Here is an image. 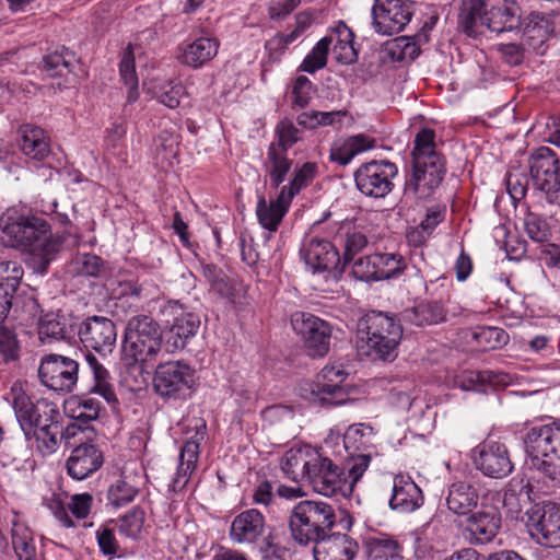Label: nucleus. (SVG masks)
<instances>
[{"instance_id":"obj_1","label":"nucleus","mask_w":560,"mask_h":560,"mask_svg":"<svg viewBox=\"0 0 560 560\" xmlns=\"http://www.w3.org/2000/svg\"><path fill=\"white\" fill-rule=\"evenodd\" d=\"M0 225L12 247L27 249L40 259V272L46 271L63 243L61 236L50 233L48 222L36 214L9 211L1 218Z\"/></svg>"},{"instance_id":"obj_2","label":"nucleus","mask_w":560,"mask_h":560,"mask_svg":"<svg viewBox=\"0 0 560 560\" xmlns=\"http://www.w3.org/2000/svg\"><path fill=\"white\" fill-rule=\"evenodd\" d=\"M521 14L516 0H463L458 24L471 37L482 35L485 28L500 34L517 28Z\"/></svg>"},{"instance_id":"obj_3","label":"nucleus","mask_w":560,"mask_h":560,"mask_svg":"<svg viewBox=\"0 0 560 560\" xmlns=\"http://www.w3.org/2000/svg\"><path fill=\"white\" fill-rule=\"evenodd\" d=\"M369 466V455L353 456L340 467L319 452L306 482L318 494L348 498Z\"/></svg>"},{"instance_id":"obj_4","label":"nucleus","mask_w":560,"mask_h":560,"mask_svg":"<svg viewBox=\"0 0 560 560\" xmlns=\"http://www.w3.org/2000/svg\"><path fill=\"white\" fill-rule=\"evenodd\" d=\"M359 350L372 360L392 362L397 358L402 326L393 315L371 311L358 323Z\"/></svg>"},{"instance_id":"obj_5","label":"nucleus","mask_w":560,"mask_h":560,"mask_svg":"<svg viewBox=\"0 0 560 560\" xmlns=\"http://www.w3.org/2000/svg\"><path fill=\"white\" fill-rule=\"evenodd\" d=\"M435 132L425 128L419 131L413 141L412 175L405 189L418 198L429 197L442 183L445 162L435 150Z\"/></svg>"},{"instance_id":"obj_6","label":"nucleus","mask_w":560,"mask_h":560,"mask_svg":"<svg viewBox=\"0 0 560 560\" xmlns=\"http://www.w3.org/2000/svg\"><path fill=\"white\" fill-rule=\"evenodd\" d=\"M524 442L528 466L560 483V423L532 427Z\"/></svg>"},{"instance_id":"obj_7","label":"nucleus","mask_w":560,"mask_h":560,"mask_svg":"<svg viewBox=\"0 0 560 560\" xmlns=\"http://www.w3.org/2000/svg\"><path fill=\"white\" fill-rule=\"evenodd\" d=\"M230 539L236 545L259 546L265 558L281 559L285 552L265 515L257 509L237 514L230 526Z\"/></svg>"},{"instance_id":"obj_8","label":"nucleus","mask_w":560,"mask_h":560,"mask_svg":"<svg viewBox=\"0 0 560 560\" xmlns=\"http://www.w3.org/2000/svg\"><path fill=\"white\" fill-rule=\"evenodd\" d=\"M335 525V509L324 501H300L293 506L289 517L292 537L300 545H308L320 539L330 533Z\"/></svg>"},{"instance_id":"obj_9","label":"nucleus","mask_w":560,"mask_h":560,"mask_svg":"<svg viewBox=\"0 0 560 560\" xmlns=\"http://www.w3.org/2000/svg\"><path fill=\"white\" fill-rule=\"evenodd\" d=\"M162 348L159 324L148 315H133L127 322L122 341V354L130 362L155 359Z\"/></svg>"},{"instance_id":"obj_10","label":"nucleus","mask_w":560,"mask_h":560,"mask_svg":"<svg viewBox=\"0 0 560 560\" xmlns=\"http://www.w3.org/2000/svg\"><path fill=\"white\" fill-rule=\"evenodd\" d=\"M159 316L167 327L164 348L174 353L183 350L188 340L196 336L200 327V317L178 301H166L159 310Z\"/></svg>"},{"instance_id":"obj_11","label":"nucleus","mask_w":560,"mask_h":560,"mask_svg":"<svg viewBox=\"0 0 560 560\" xmlns=\"http://www.w3.org/2000/svg\"><path fill=\"white\" fill-rule=\"evenodd\" d=\"M195 385V370L182 361H168L159 364L153 388L158 395L167 399L187 398Z\"/></svg>"},{"instance_id":"obj_12","label":"nucleus","mask_w":560,"mask_h":560,"mask_svg":"<svg viewBox=\"0 0 560 560\" xmlns=\"http://www.w3.org/2000/svg\"><path fill=\"white\" fill-rule=\"evenodd\" d=\"M291 325L311 357H324L328 353L332 332L329 323L311 313L295 312L291 316Z\"/></svg>"},{"instance_id":"obj_13","label":"nucleus","mask_w":560,"mask_h":560,"mask_svg":"<svg viewBox=\"0 0 560 560\" xmlns=\"http://www.w3.org/2000/svg\"><path fill=\"white\" fill-rule=\"evenodd\" d=\"M529 172L534 185L544 191L550 201L560 192V160L547 147L536 149L528 160Z\"/></svg>"},{"instance_id":"obj_14","label":"nucleus","mask_w":560,"mask_h":560,"mask_svg":"<svg viewBox=\"0 0 560 560\" xmlns=\"http://www.w3.org/2000/svg\"><path fill=\"white\" fill-rule=\"evenodd\" d=\"M79 363L60 354L45 355L38 368L40 383L58 393H70L78 382Z\"/></svg>"},{"instance_id":"obj_15","label":"nucleus","mask_w":560,"mask_h":560,"mask_svg":"<svg viewBox=\"0 0 560 560\" xmlns=\"http://www.w3.org/2000/svg\"><path fill=\"white\" fill-rule=\"evenodd\" d=\"M397 175V166L389 161H371L354 172L357 188L365 196L383 198L394 188L392 179Z\"/></svg>"},{"instance_id":"obj_16","label":"nucleus","mask_w":560,"mask_h":560,"mask_svg":"<svg viewBox=\"0 0 560 560\" xmlns=\"http://www.w3.org/2000/svg\"><path fill=\"white\" fill-rule=\"evenodd\" d=\"M527 528L537 544L548 547H560V504L553 502L534 506L527 512Z\"/></svg>"},{"instance_id":"obj_17","label":"nucleus","mask_w":560,"mask_h":560,"mask_svg":"<svg viewBox=\"0 0 560 560\" xmlns=\"http://www.w3.org/2000/svg\"><path fill=\"white\" fill-rule=\"evenodd\" d=\"M413 15L412 2L406 0H374L372 26L381 35L404 31Z\"/></svg>"},{"instance_id":"obj_18","label":"nucleus","mask_w":560,"mask_h":560,"mask_svg":"<svg viewBox=\"0 0 560 560\" xmlns=\"http://www.w3.org/2000/svg\"><path fill=\"white\" fill-rule=\"evenodd\" d=\"M348 375L342 364L326 365L312 385V394L322 405L339 406L347 402L351 393V387L346 384Z\"/></svg>"},{"instance_id":"obj_19","label":"nucleus","mask_w":560,"mask_h":560,"mask_svg":"<svg viewBox=\"0 0 560 560\" xmlns=\"http://www.w3.org/2000/svg\"><path fill=\"white\" fill-rule=\"evenodd\" d=\"M15 418L23 433L32 430L43 418L57 408V405L46 398L33 399L20 384H13L8 396Z\"/></svg>"},{"instance_id":"obj_20","label":"nucleus","mask_w":560,"mask_h":560,"mask_svg":"<svg viewBox=\"0 0 560 560\" xmlns=\"http://www.w3.org/2000/svg\"><path fill=\"white\" fill-rule=\"evenodd\" d=\"M80 341L103 357L110 353L117 340L115 323L105 316H90L79 326Z\"/></svg>"},{"instance_id":"obj_21","label":"nucleus","mask_w":560,"mask_h":560,"mask_svg":"<svg viewBox=\"0 0 560 560\" xmlns=\"http://www.w3.org/2000/svg\"><path fill=\"white\" fill-rule=\"evenodd\" d=\"M474 463L485 476L501 479L509 476L514 466L505 444L485 441L475 450Z\"/></svg>"},{"instance_id":"obj_22","label":"nucleus","mask_w":560,"mask_h":560,"mask_svg":"<svg viewBox=\"0 0 560 560\" xmlns=\"http://www.w3.org/2000/svg\"><path fill=\"white\" fill-rule=\"evenodd\" d=\"M301 257L314 272L341 268V257L336 242L318 236H310L300 249Z\"/></svg>"},{"instance_id":"obj_23","label":"nucleus","mask_w":560,"mask_h":560,"mask_svg":"<svg viewBox=\"0 0 560 560\" xmlns=\"http://www.w3.org/2000/svg\"><path fill=\"white\" fill-rule=\"evenodd\" d=\"M466 516L465 533L471 544L486 545L492 541L501 528V514L492 505H482Z\"/></svg>"},{"instance_id":"obj_24","label":"nucleus","mask_w":560,"mask_h":560,"mask_svg":"<svg viewBox=\"0 0 560 560\" xmlns=\"http://www.w3.org/2000/svg\"><path fill=\"white\" fill-rule=\"evenodd\" d=\"M61 415L58 407L37 422V425L24 433L26 440L32 443L43 456L54 454L60 444Z\"/></svg>"},{"instance_id":"obj_25","label":"nucleus","mask_w":560,"mask_h":560,"mask_svg":"<svg viewBox=\"0 0 560 560\" xmlns=\"http://www.w3.org/2000/svg\"><path fill=\"white\" fill-rule=\"evenodd\" d=\"M104 463L102 451L91 442L75 446L66 462L68 475L75 480H84L97 471Z\"/></svg>"},{"instance_id":"obj_26","label":"nucleus","mask_w":560,"mask_h":560,"mask_svg":"<svg viewBox=\"0 0 560 560\" xmlns=\"http://www.w3.org/2000/svg\"><path fill=\"white\" fill-rule=\"evenodd\" d=\"M319 452L311 445L291 447L281 458L282 472L293 482L307 481Z\"/></svg>"},{"instance_id":"obj_27","label":"nucleus","mask_w":560,"mask_h":560,"mask_svg":"<svg viewBox=\"0 0 560 560\" xmlns=\"http://www.w3.org/2000/svg\"><path fill=\"white\" fill-rule=\"evenodd\" d=\"M315 560H352L357 553L358 545L346 534L332 533L314 541Z\"/></svg>"},{"instance_id":"obj_28","label":"nucleus","mask_w":560,"mask_h":560,"mask_svg":"<svg viewBox=\"0 0 560 560\" xmlns=\"http://www.w3.org/2000/svg\"><path fill=\"white\" fill-rule=\"evenodd\" d=\"M219 46L220 43L215 37H196L178 47V60L187 67L199 69L217 56Z\"/></svg>"},{"instance_id":"obj_29","label":"nucleus","mask_w":560,"mask_h":560,"mask_svg":"<svg viewBox=\"0 0 560 560\" xmlns=\"http://www.w3.org/2000/svg\"><path fill=\"white\" fill-rule=\"evenodd\" d=\"M422 504L423 494L419 486L409 476H395L389 508L398 513H411Z\"/></svg>"},{"instance_id":"obj_30","label":"nucleus","mask_w":560,"mask_h":560,"mask_svg":"<svg viewBox=\"0 0 560 560\" xmlns=\"http://www.w3.org/2000/svg\"><path fill=\"white\" fill-rule=\"evenodd\" d=\"M25 307L33 317H38V334L42 340H62L71 332L69 319L63 314L51 312L42 316L43 311L35 299H30Z\"/></svg>"},{"instance_id":"obj_31","label":"nucleus","mask_w":560,"mask_h":560,"mask_svg":"<svg viewBox=\"0 0 560 560\" xmlns=\"http://www.w3.org/2000/svg\"><path fill=\"white\" fill-rule=\"evenodd\" d=\"M19 135V147L26 158L40 162L49 155L50 141L44 129L26 124L20 127Z\"/></svg>"},{"instance_id":"obj_32","label":"nucleus","mask_w":560,"mask_h":560,"mask_svg":"<svg viewBox=\"0 0 560 560\" xmlns=\"http://www.w3.org/2000/svg\"><path fill=\"white\" fill-rule=\"evenodd\" d=\"M478 501L477 489L466 481H456L448 487L446 505L455 515H468L477 508Z\"/></svg>"},{"instance_id":"obj_33","label":"nucleus","mask_w":560,"mask_h":560,"mask_svg":"<svg viewBox=\"0 0 560 560\" xmlns=\"http://www.w3.org/2000/svg\"><path fill=\"white\" fill-rule=\"evenodd\" d=\"M334 241L336 242V246L339 245L343 249L342 255H340V270H343L346 265L352 262L355 255H358L368 245L366 236L349 222L340 225Z\"/></svg>"},{"instance_id":"obj_34","label":"nucleus","mask_w":560,"mask_h":560,"mask_svg":"<svg viewBox=\"0 0 560 560\" xmlns=\"http://www.w3.org/2000/svg\"><path fill=\"white\" fill-rule=\"evenodd\" d=\"M199 457V443L194 439L185 442L180 448L178 467L175 477L170 483V489L174 492L182 491L188 483L191 474L197 467Z\"/></svg>"},{"instance_id":"obj_35","label":"nucleus","mask_w":560,"mask_h":560,"mask_svg":"<svg viewBox=\"0 0 560 560\" xmlns=\"http://www.w3.org/2000/svg\"><path fill=\"white\" fill-rule=\"evenodd\" d=\"M291 201L287 198L281 199V194L270 202H267L264 196H260L257 201L256 214L259 224L273 233L278 230L283 217L289 210Z\"/></svg>"},{"instance_id":"obj_36","label":"nucleus","mask_w":560,"mask_h":560,"mask_svg":"<svg viewBox=\"0 0 560 560\" xmlns=\"http://www.w3.org/2000/svg\"><path fill=\"white\" fill-rule=\"evenodd\" d=\"M293 161L288 158V152L279 147H269L264 162L265 180H269L275 189L284 182Z\"/></svg>"},{"instance_id":"obj_37","label":"nucleus","mask_w":560,"mask_h":560,"mask_svg":"<svg viewBox=\"0 0 560 560\" xmlns=\"http://www.w3.org/2000/svg\"><path fill=\"white\" fill-rule=\"evenodd\" d=\"M374 147V140L365 135H355L335 143L330 150V160L339 165L349 164L354 156Z\"/></svg>"},{"instance_id":"obj_38","label":"nucleus","mask_w":560,"mask_h":560,"mask_svg":"<svg viewBox=\"0 0 560 560\" xmlns=\"http://www.w3.org/2000/svg\"><path fill=\"white\" fill-rule=\"evenodd\" d=\"M11 542L19 560H37L32 530L15 515L11 522Z\"/></svg>"},{"instance_id":"obj_39","label":"nucleus","mask_w":560,"mask_h":560,"mask_svg":"<svg viewBox=\"0 0 560 560\" xmlns=\"http://www.w3.org/2000/svg\"><path fill=\"white\" fill-rule=\"evenodd\" d=\"M85 361L94 378L91 392L102 396L108 404L117 402V397L110 382L112 377L104 363L91 352L85 354Z\"/></svg>"},{"instance_id":"obj_40","label":"nucleus","mask_w":560,"mask_h":560,"mask_svg":"<svg viewBox=\"0 0 560 560\" xmlns=\"http://www.w3.org/2000/svg\"><path fill=\"white\" fill-rule=\"evenodd\" d=\"M444 319V308L436 302L420 303L404 312V320L415 326L433 325Z\"/></svg>"},{"instance_id":"obj_41","label":"nucleus","mask_w":560,"mask_h":560,"mask_svg":"<svg viewBox=\"0 0 560 560\" xmlns=\"http://www.w3.org/2000/svg\"><path fill=\"white\" fill-rule=\"evenodd\" d=\"M139 481L125 472L113 482L107 491V500L115 508H121L132 502L139 494Z\"/></svg>"},{"instance_id":"obj_42","label":"nucleus","mask_w":560,"mask_h":560,"mask_svg":"<svg viewBox=\"0 0 560 560\" xmlns=\"http://www.w3.org/2000/svg\"><path fill=\"white\" fill-rule=\"evenodd\" d=\"M511 383V377L501 372L493 371H466L463 374V388L467 390H481V386L490 385L493 388L505 387Z\"/></svg>"},{"instance_id":"obj_43","label":"nucleus","mask_w":560,"mask_h":560,"mask_svg":"<svg viewBox=\"0 0 560 560\" xmlns=\"http://www.w3.org/2000/svg\"><path fill=\"white\" fill-rule=\"evenodd\" d=\"M383 51L390 61H412L420 54V47L415 38L399 36L387 40L384 44Z\"/></svg>"},{"instance_id":"obj_44","label":"nucleus","mask_w":560,"mask_h":560,"mask_svg":"<svg viewBox=\"0 0 560 560\" xmlns=\"http://www.w3.org/2000/svg\"><path fill=\"white\" fill-rule=\"evenodd\" d=\"M67 408L73 420L85 424L98 418L101 402L92 397L74 396L68 400Z\"/></svg>"},{"instance_id":"obj_45","label":"nucleus","mask_w":560,"mask_h":560,"mask_svg":"<svg viewBox=\"0 0 560 560\" xmlns=\"http://www.w3.org/2000/svg\"><path fill=\"white\" fill-rule=\"evenodd\" d=\"M317 165L313 162H306L293 172V177L288 185H284L281 190V199L287 198L289 201L305 187H307L316 176Z\"/></svg>"},{"instance_id":"obj_46","label":"nucleus","mask_w":560,"mask_h":560,"mask_svg":"<svg viewBox=\"0 0 560 560\" xmlns=\"http://www.w3.org/2000/svg\"><path fill=\"white\" fill-rule=\"evenodd\" d=\"M552 21L541 12H532L529 22L526 26V33L530 38H537L540 43L545 42L550 33L555 32L553 25L560 24V11L552 13Z\"/></svg>"},{"instance_id":"obj_47","label":"nucleus","mask_w":560,"mask_h":560,"mask_svg":"<svg viewBox=\"0 0 560 560\" xmlns=\"http://www.w3.org/2000/svg\"><path fill=\"white\" fill-rule=\"evenodd\" d=\"M364 430H371V428L364 424H353L345 432L343 445L349 454L347 460L357 455H369L371 457V452L368 451V440L365 439Z\"/></svg>"},{"instance_id":"obj_48","label":"nucleus","mask_w":560,"mask_h":560,"mask_svg":"<svg viewBox=\"0 0 560 560\" xmlns=\"http://www.w3.org/2000/svg\"><path fill=\"white\" fill-rule=\"evenodd\" d=\"M24 277V269L19 261H0V291L16 294Z\"/></svg>"},{"instance_id":"obj_49","label":"nucleus","mask_w":560,"mask_h":560,"mask_svg":"<svg viewBox=\"0 0 560 560\" xmlns=\"http://www.w3.org/2000/svg\"><path fill=\"white\" fill-rule=\"evenodd\" d=\"M370 552L374 560H400L401 547L399 542L388 535L373 537L369 542Z\"/></svg>"},{"instance_id":"obj_50","label":"nucleus","mask_w":560,"mask_h":560,"mask_svg":"<svg viewBox=\"0 0 560 560\" xmlns=\"http://www.w3.org/2000/svg\"><path fill=\"white\" fill-rule=\"evenodd\" d=\"M149 292L145 283L139 282H125L121 284V295L118 298L117 307L126 308L133 307L137 311L141 304L149 300Z\"/></svg>"},{"instance_id":"obj_51","label":"nucleus","mask_w":560,"mask_h":560,"mask_svg":"<svg viewBox=\"0 0 560 560\" xmlns=\"http://www.w3.org/2000/svg\"><path fill=\"white\" fill-rule=\"evenodd\" d=\"M119 72L121 80L129 88L128 102L132 103L137 101L139 96L138 77L136 73L135 57L130 46H128V48L124 51L122 58L119 62Z\"/></svg>"},{"instance_id":"obj_52","label":"nucleus","mask_w":560,"mask_h":560,"mask_svg":"<svg viewBox=\"0 0 560 560\" xmlns=\"http://www.w3.org/2000/svg\"><path fill=\"white\" fill-rule=\"evenodd\" d=\"M72 57V54L62 47L60 50L51 51L43 58L42 69L50 78L61 77L70 71Z\"/></svg>"},{"instance_id":"obj_53","label":"nucleus","mask_w":560,"mask_h":560,"mask_svg":"<svg viewBox=\"0 0 560 560\" xmlns=\"http://www.w3.org/2000/svg\"><path fill=\"white\" fill-rule=\"evenodd\" d=\"M472 337L482 350L498 349L509 341V334L504 329L490 326L479 327Z\"/></svg>"},{"instance_id":"obj_54","label":"nucleus","mask_w":560,"mask_h":560,"mask_svg":"<svg viewBox=\"0 0 560 560\" xmlns=\"http://www.w3.org/2000/svg\"><path fill=\"white\" fill-rule=\"evenodd\" d=\"M332 43V37L325 36L323 37L311 50V52L304 58L302 65L300 66V70L314 73L315 71L326 67L327 65V55L329 51V46Z\"/></svg>"},{"instance_id":"obj_55","label":"nucleus","mask_w":560,"mask_h":560,"mask_svg":"<svg viewBox=\"0 0 560 560\" xmlns=\"http://www.w3.org/2000/svg\"><path fill=\"white\" fill-rule=\"evenodd\" d=\"M377 280L393 278L406 268L401 255L395 253L376 254Z\"/></svg>"},{"instance_id":"obj_56","label":"nucleus","mask_w":560,"mask_h":560,"mask_svg":"<svg viewBox=\"0 0 560 560\" xmlns=\"http://www.w3.org/2000/svg\"><path fill=\"white\" fill-rule=\"evenodd\" d=\"M346 115L343 110L332 112H304L298 116V124L304 128L315 129L318 126H332Z\"/></svg>"},{"instance_id":"obj_57","label":"nucleus","mask_w":560,"mask_h":560,"mask_svg":"<svg viewBox=\"0 0 560 560\" xmlns=\"http://www.w3.org/2000/svg\"><path fill=\"white\" fill-rule=\"evenodd\" d=\"M145 513L139 508L135 506L125 515L119 518L120 534L136 538L142 530Z\"/></svg>"},{"instance_id":"obj_58","label":"nucleus","mask_w":560,"mask_h":560,"mask_svg":"<svg viewBox=\"0 0 560 560\" xmlns=\"http://www.w3.org/2000/svg\"><path fill=\"white\" fill-rule=\"evenodd\" d=\"M524 229L528 237L538 243L548 241L551 234L547 221L532 212L524 219Z\"/></svg>"},{"instance_id":"obj_59","label":"nucleus","mask_w":560,"mask_h":560,"mask_svg":"<svg viewBox=\"0 0 560 560\" xmlns=\"http://www.w3.org/2000/svg\"><path fill=\"white\" fill-rule=\"evenodd\" d=\"M185 88L179 82L166 81L155 92L156 98L166 107L174 109L180 104Z\"/></svg>"},{"instance_id":"obj_60","label":"nucleus","mask_w":560,"mask_h":560,"mask_svg":"<svg viewBox=\"0 0 560 560\" xmlns=\"http://www.w3.org/2000/svg\"><path fill=\"white\" fill-rule=\"evenodd\" d=\"M376 254L352 260V275L362 281H377Z\"/></svg>"},{"instance_id":"obj_61","label":"nucleus","mask_w":560,"mask_h":560,"mask_svg":"<svg viewBox=\"0 0 560 560\" xmlns=\"http://www.w3.org/2000/svg\"><path fill=\"white\" fill-rule=\"evenodd\" d=\"M20 346L15 334L4 326H0V355L5 362L19 358Z\"/></svg>"},{"instance_id":"obj_62","label":"nucleus","mask_w":560,"mask_h":560,"mask_svg":"<svg viewBox=\"0 0 560 560\" xmlns=\"http://www.w3.org/2000/svg\"><path fill=\"white\" fill-rule=\"evenodd\" d=\"M313 93V83L305 75L295 79L292 86V103L299 107L308 105Z\"/></svg>"},{"instance_id":"obj_63","label":"nucleus","mask_w":560,"mask_h":560,"mask_svg":"<svg viewBox=\"0 0 560 560\" xmlns=\"http://www.w3.org/2000/svg\"><path fill=\"white\" fill-rule=\"evenodd\" d=\"M277 135L278 141L272 142L269 147H279L284 152H288V149L299 140V129L288 120H283L277 126Z\"/></svg>"},{"instance_id":"obj_64","label":"nucleus","mask_w":560,"mask_h":560,"mask_svg":"<svg viewBox=\"0 0 560 560\" xmlns=\"http://www.w3.org/2000/svg\"><path fill=\"white\" fill-rule=\"evenodd\" d=\"M528 186V178L518 171L509 172L506 175V188L514 200L525 197Z\"/></svg>"}]
</instances>
